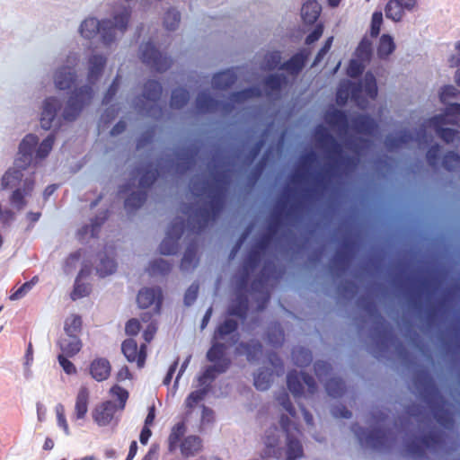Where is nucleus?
<instances>
[{
	"label": "nucleus",
	"instance_id": "f257e3e1",
	"mask_svg": "<svg viewBox=\"0 0 460 460\" xmlns=\"http://www.w3.org/2000/svg\"><path fill=\"white\" fill-rule=\"evenodd\" d=\"M231 182L229 169L214 170L210 180L195 177L190 181V188L196 198H207L202 207L194 208L193 205H184L182 213L187 216L188 227L190 232L199 234L210 223L221 214Z\"/></svg>",
	"mask_w": 460,
	"mask_h": 460
},
{
	"label": "nucleus",
	"instance_id": "f03ea898",
	"mask_svg": "<svg viewBox=\"0 0 460 460\" xmlns=\"http://www.w3.org/2000/svg\"><path fill=\"white\" fill-rule=\"evenodd\" d=\"M276 400L282 406L288 415L282 414L279 420L280 426L286 433V447H279V430L274 426L270 428L264 437L263 457H273L281 459L285 456V460H299L304 456V447L299 439L302 432L298 425L292 420L296 419V412L293 406L287 391H281Z\"/></svg>",
	"mask_w": 460,
	"mask_h": 460
},
{
	"label": "nucleus",
	"instance_id": "7ed1b4c3",
	"mask_svg": "<svg viewBox=\"0 0 460 460\" xmlns=\"http://www.w3.org/2000/svg\"><path fill=\"white\" fill-rule=\"evenodd\" d=\"M38 143L37 136L26 135L19 146L18 157L14 163L15 167L8 169L1 179L2 190L13 189L10 196V202L18 210L26 206L25 198L31 195L35 186L33 173L23 178L22 171L32 162V155Z\"/></svg>",
	"mask_w": 460,
	"mask_h": 460
},
{
	"label": "nucleus",
	"instance_id": "20e7f679",
	"mask_svg": "<svg viewBox=\"0 0 460 460\" xmlns=\"http://www.w3.org/2000/svg\"><path fill=\"white\" fill-rule=\"evenodd\" d=\"M413 384L431 410L436 421L445 429H451L454 425L452 413L447 409V402L429 371L424 368L416 370L413 375Z\"/></svg>",
	"mask_w": 460,
	"mask_h": 460
},
{
	"label": "nucleus",
	"instance_id": "39448f33",
	"mask_svg": "<svg viewBox=\"0 0 460 460\" xmlns=\"http://www.w3.org/2000/svg\"><path fill=\"white\" fill-rule=\"evenodd\" d=\"M316 142L327 153L328 157L333 161V165L325 171L318 172L314 177L315 184L324 187L331 176V170L334 167L343 168L346 171H353L359 163L357 156H342V146L336 138L330 134L326 128L319 125L314 129Z\"/></svg>",
	"mask_w": 460,
	"mask_h": 460
},
{
	"label": "nucleus",
	"instance_id": "423d86ee",
	"mask_svg": "<svg viewBox=\"0 0 460 460\" xmlns=\"http://www.w3.org/2000/svg\"><path fill=\"white\" fill-rule=\"evenodd\" d=\"M131 16L129 7L122 9L113 16V20L98 21L96 18L90 17L82 22L80 33L85 39H93L98 33H101L104 44L109 45L115 40L116 31L124 33L127 31Z\"/></svg>",
	"mask_w": 460,
	"mask_h": 460
},
{
	"label": "nucleus",
	"instance_id": "0eeeda50",
	"mask_svg": "<svg viewBox=\"0 0 460 460\" xmlns=\"http://www.w3.org/2000/svg\"><path fill=\"white\" fill-rule=\"evenodd\" d=\"M373 423L376 426L369 431H366L358 425L353 426V431L361 444L373 448L383 449L389 447L394 438L393 432L385 428L388 415L381 410H375L371 413Z\"/></svg>",
	"mask_w": 460,
	"mask_h": 460
},
{
	"label": "nucleus",
	"instance_id": "6e6552de",
	"mask_svg": "<svg viewBox=\"0 0 460 460\" xmlns=\"http://www.w3.org/2000/svg\"><path fill=\"white\" fill-rule=\"evenodd\" d=\"M187 427L184 420L177 422L171 429L167 438V447L170 453L180 449L184 458L193 457L203 450V440L197 435L184 437Z\"/></svg>",
	"mask_w": 460,
	"mask_h": 460
},
{
	"label": "nucleus",
	"instance_id": "1a4fd4ad",
	"mask_svg": "<svg viewBox=\"0 0 460 460\" xmlns=\"http://www.w3.org/2000/svg\"><path fill=\"white\" fill-rule=\"evenodd\" d=\"M358 302L362 309L373 320V340L375 343L381 351L386 350L396 341L392 328L386 323L374 301L362 297Z\"/></svg>",
	"mask_w": 460,
	"mask_h": 460
},
{
	"label": "nucleus",
	"instance_id": "9d476101",
	"mask_svg": "<svg viewBox=\"0 0 460 460\" xmlns=\"http://www.w3.org/2000/svg\"><path fill=\"white\" fill-rule=\"evenodd\" d=\"M139 178V190L132 191L125 199V208L128 212L141 208L147 199V190L156 181L159 171L154 168L152 163L146 164L145 166L136 168L132 172V178L135 180L137 176Z\"/></svg>",
	"mask_w": 460,
	"mask_h": 460
},
{
	"label": "nucleus",
	"instance_id": "9b49d317",
	"mask_svg": "<svg viewBox=\"0 0 460 460\" xmlns=\"http://www.w3.org/2000/svg\"><path fill=\"white\" fill-rule=\"evenodd\" d=\"M163 88L156 80H148L144 85L141 97L135 103L138 113L155 119H160L164 115L163 107L159 104Z\"/></svg>",
	"mask_w": 460,
	"mask_h": 460
},
{
	"label": "nucleus",
	"instance_id": "f8f14e48",
	"mask_svg": "<svg viewBox=\"0 0 460 460\" xmlns=\"http://www.w3.org/2000/svg\"><path fill=\"white\" fill-rule=\"evenodd\" d=\"M227 345L221 342H213L211 348L207 352V358L214 363L208 366L199 376V385H206L208 382L213 381L217 375L225 373L231 365V359L226 356Z\"/></svg>",
	"mask_w": 460,
	"mask_h": 460
},
{
	"label": "nucleus",
	"instance_id": "ddd939ff",
	"mask_svg": "<svg viewBox=\"0 0 460 460\" xmlns=\"http://www.w3.org/2000/svg\"><path fill=\"white\" fill-rule=\"evenodd\" d=\"M445 443L444 434L441 431L431 429L428 433L420 437H414L405 443L408 455L416 459H421L426 455V450L436 451Z\"/></svg>",
	"mask_w": 460,
	"mask_h": 460
},
{
	"label": "nucleus",
	"instance_id": "4468645a",
	"mask_svg": "<svg viewBox=\"0 0 460 460\" xmlns=\"http://www.w3.org/2000/svg\"><path fill=\"white\" fill-rule=\"evenodd\" d=\"M272 240L271 234H263L248 252L240 270L239 285L241 288H244L247 285L251 274L260 265L261 258L270 248Z\"/></svg>",
	"mask_w": 460,
	"mask_h": 460
},
{
	"label": "nucleus",
	"instance_id": "2eb2a0df",
	"mask_svg": "<svg viewBox=\"0 0 460 460\" xmlns=\"http://www.w3.org/2000/svg\"><path fill=\"white\" fill-rule=\"evenodd\" d=\"M460 115V103H453L447 106L445 114L436 115L429 119V125L434 128L437 135L446 143H452L458 136V130L444 128L443 126L451 123L457 124Z\"/></svg>",
	"mask_w": 460,
	"mask_h": 460
},
{
	"label": "nucleus",
	"instance_id": "dca6fc26",
	"mask_svg": "<svg viewBox=\"0 0 460 460\" xmlns=\"http://www.w3.org/2000/svg\"><path fill=\"white\" fill-rule=\"evenodd\" d=\"M314 368L318 379L321 382L325 380L324 387L328 395L333 398H339L343 395L346 390L344 381L340 377L328 378L332 370L330 363L318 360L314 363Z\"/></svg>",
	"mask_w": 460,
	"mask_h": 460
},
{
	"label": "nucleus",
	"instance_id": "f3484780",
	"mask_svg": "<svg viewBox=\"0 0 460 460\" xmlns=\"http://www.w3.org/2000/svg\"><path fill=\"white\" fill-rule=\"evenodd\" d=\"M93 96L92 86L84 85L75 89L69 97L63 112V118L66 121L75 120L80 114L83 107L88 104Z\"/></svg>",
	"mask_w": 460,
	"mask_h": 460
},
{
	"label": "nucleus",
	"instance_id": "a211bd4d",
	"mask_svg": "<svg viewBox=\"0 0 460 460\" xmlns=\"http://www.w3.org/2000/svg\"><path fill=\"white\" fill-rule=\"evenodd\" d=\"M349 98L359 108L365 109L367 107V100L363 95L362 82L356 83L346 80L339 84L336 93L337 103L345 105Z\"/></svg>",
	"mask_w": 460,
	"mask_h": 460
},
{
	"label": "nucleus",
	"instance_id": "6ab92c4d",
	"mask_svg": "<svg viewBox=\"0 0 460 460\" xmlns=\"http://www.w3.org/2000/svg\"><path fill=\"white\" fill-rule=\"evenodd\" d=\"M287 385L296 398L305 393L313 395L317 390V385L313 376L304 372L297 373L296 370L288 373Z\"/></svg>",
	"mask_w": 460,
	"mask_h": 460
},
{
	"label": "nucleus",
	"instance_id": "aec40b11",
	"mask_svg": "<svg viewBox=\"0 0 460 460\" xmlns=\"http://www.w3.org/2000/svg\"><path fill=\"white\" fill-rule=\"evenodd\" d=\"M185 221L182 218H175L169 226L166 236L162 241L159 250L164 255L175 254L179 249V241L184 233Z\"/></svg>",
	"mask_w": 460,
	"mask_h": 460
},
{
	"label": "nucleus",
	"instance_id": "412c9836",
	"mask_svg": "<svg viewBox=\"0 0 460 460\" xmlns=\"http://www.w3.org/2000/svg\"><path fill=\"white\" fill-rule=\"evenodd\" d=\"M141 59L157 72L166 71L172 63L171 58L164 56L150 41L142 46Z\"/></svg>",
	"mask_w": 460,
	"mask_h": 460
},
{
	"label": "nucleus",
	"instance_id": "4be33fe9",
	"mask_svg": "<svg viewBox=\"0 0 460 460\" xmlns=\"http://www.w3.org/2000/svg\"><path fill=\"white\" fill-rule=\"evenodd\" d=\"M78 62V57L71 54L66 58V65L60 66L55 73V85L59 90L70 89L75 83L76 74L75 67Z\"/></svg>",
	"mask_w": 460,
	"mask_h": 460
},
{
	"label": "nucleus",
	"instance_id": "5701e85b",
	"mask_svg": "<svg viewBox=\"0 0 460 460\" xmlns=\"http://www.w3.org/2000/svg\"><path fill=\"white\" fill-rule=\"evenodd\" d=\"M234 278L236 296L235 298L232 300L227 308V314L231 316H236L241 320H245L249 309V301L247 296L248 285H246L244 288L240 287V272ZM247 284H249V282Z\"/></svg>",
	"mask_w": 460,
	"mask_h": 460
},
{
	"label": "nucleus",
	"instance_id": "b1692460",
	"mask_svg": "<svg viewBox=\"0 0 460 460\" xmlns=\"http://www.w3.org/2000/svg\"><path fill=\"white\" fill-rule=\"evenodd\" d=\"M198 153V147H187L177 150L175 152L176 162L172 159L167 161L166 166L168 171L174 168L177 173H185L194 165Z\"/></svg>",
	"mask_w": 460,
	"mask_h": 460
},
{
	"label": "nucleus",
	"instance_id": "393cba45",
	"mask_svg": "<svg viewBox=\"0 0 460 460\" xmlns=\"http://www.w3.org/2000/svg\"><path fill=\"white\" fill-rule=\"evenodd\" d=\"M121 350L128 362H136L139 368L145 366L146 358V344H141L140 347H138L134 339H127L122 342Z\"/></svg>",
	"mask_w": 460,
	"mask_h": 460
},
{
	"label": "nucleus",
	"instance_id": "a878e982",
	"mask_svg": "<svg viewBox=\"0 0 460 460\" xmlns=\"http://www.w3.org/2000/svg\"><path fill=\"white\" fill-rule=\"evenodd\" d=\"M137 301L142 308H148L154 305L155 313L159 314L163 303L162 290L160 288H145L139 290Z\"/></svg>",
	"mask_w": 460,
	"mask_h": 460
},
{
	"label": "nucleus",
	"instance_id": "bb28decb",
	"mask_svg": "<svg viewBox=\"0 0 460 460\" xmlns=\"http://www.w3.org/2000/svg\"><path fill=\"white\" fill-rule=\"evenodd\" d=\"M294 207L295 205H291L290 208H288L287 201L280 200L270 217L266 234H271V237L274 238L283 225V219L291 216Z\"/></svg>",
	"mask_w": 460,
	"mask_h": 460
},
{
	"label": "nucleus",
	"instance_id": "cd10ccee",
	"mask_svg": "<svg viewBox=\"0 0 460 460\" xmlns=\"http://www.w3.org/2000/svg\"><path fill=\"white\" fill-rule=\"evenodd\" d=\"M118 409L111 401H105L95 406L92 416L98 426L104 427L111 422Z\"/></svg>",
	"mask_w": 460,
	"mask_h": 460
},
{
	"label": "nucleus",
	"instance_id": "c85d7f7f",
	"mask_svg": "<svg viewBox=\"0 0 460 460\" xmlns=\"http://www.w3.org/2000/svg\"><path fill=\"white\" fill-rule=\"evenodd\" d=\"M60 108L61 103L55 97H49L44 101L40 119L42 128L48 130L52 127V123L57 116V112Z\"/></svg>",
	"mask_w": 460,
	"mask_h": 460
},
{
	"label": "nucleus",
	"instance_id": "c756f323",
	"mask_svg": "<svg viewBox=\"0 0 460 460\" xmlns=\"http://www.w3.org/2000/svg\"><path fill=\"white\" fill-rule=\"evenodd\" d=\"M90 390L86 385H81L75 396L73 419L84 420L88 412Z\"/></svg>",
	"mask_w": 460,
	"mask_h": 460
},
{
	"label": "nucleus",
	"instance_id": "7c9ffc66",
	"mask_svg": "<svg viewBox=\"0 0 460 460\" xmlns=\"http://www.w3.org/2000/svg\"><path fill=\"white\" fill-rule=\"evenodd\" d=\"M237 329L238 322L231 318H226L216 328L213 334L214 342H219L218 341L224 340L226 336L233 335L231 345L235 344L238 341V334L236 333Z\"/></svg>",
	"mask_w": 460,
	"mask_h": 460
},
{
	"label": "nucleus",
	"instance_id": "2f4dec72",
	"mask_svg": "<svg viewBox=\"0 0 460 460\" xmlns=\"http://www.w3.org/2000/svg\"><path fill=\"white\" fill-rule=\"evenodd\" d=\"M309 53L301 50L293 55L288 61L279 66L280 70L288 72L291 75H297L305 67Z\"/></svg>",
	"mask_w": 460,
	"mask_h": 460
},
{
	"label": "nucleus",
	"instance_id": "473e14b6",
	"mask_svg": "<svg viewBox=\"0 0 460 460\" xmlns=\"http://www.w3.org/2000/svg\"><path fill=\"white\" fill-rule=\"evenodd\" d=\"M354 243L350 240L344 241L341 250L337 251L332 259L334 268L345 271L349 264Z\"/></svg>",
	"mask_w": 460,
	"mask_h": 460
},
{
	"label": "nucleus",
	"instance_id": "72a5a7b5",
	"mask_svg": "<svg viewBox=\"0 0 460 460\" xmlns=\"http://www.w3.org/2000/svg\"><path fill=\"white\" fill-rule=\"evenodd\" d=\"M111 366L110 361L104 358H98L92 361L90 365V374L93 379L98 382L108 379L111 375Z\"/></svg>",
	"mask_w": 460,
	"mask_h": 460
},
{
	"label": "nucleus",
	"instance_id": "f704fd0d",
	"mask_svg": "<svg viewBox=\"0 0 460 460\" xmlns=\"http://www.w3.org/2000/svg\"><path fill=\"white\" fill-rule=\"evenodd\" d=\"M353 129L367 136L373 135L377 130V124L368 115H358L352 119Z\"/></svg>",
	"mask_w": 460,
	"mask_h": 460
},
{
	"label": "nucleus",
	"instance_id": "c9c22d12",
	"mask_svg": "<svg viewBox=\"0 0 460 460\" xmlns=\"http://www.w3.org/2000/svg\"><path fill=\"white\" fill-rule=\"evenodd\" d=\"M324 119L332 128H336L340 132H347L349 119L347 114L340 110L329 111L324 115Z\"/></svg>",
	"mask_w": 460,
	"mask_h": 460
},
{
	"label": "nucleus",
	"instance_id": "e433bc0d",
	"mask_svg": "<svg viewBox=\"0 0 460 460\" xmlns=\"http://www.w3.org/2000/svg\"><path fill=\"white\" fill-rule=\"evenodd\" d=\"M322 6L316 0H308L302 5L301 16L305 23L313 24L320 16Z\"/></svg>",
	"mask_w": 460,
	"mask_h": 460
},
{
	"label": "nucleus",
	"instance_id": "4c0bfd02",
	"mask_svg": "<svg viewBox=\"0 0 460 460\" xmlns=\"http://www.w3.org/2000/svg\"><path fill=\"white\" fill-rule=\"evenodd\" d=\"M58 345L63 355L66 357H74L82 349V342L76 335H67L59 341Z\"/></svg>",
	"mask_w": 460,
	"mask_h": 460
},
{
	"label": "nucleus",
	"instance_id": "58836bf2",
	"mask_svg": "<svg viewBox=\"0 0 460 460\" xmlns=\"http://www.w3.org/2000/svg\"><path fill=\"white\" fill-rule=\"evenodd\" d=\"M198 249L195 243H190L183 254L180 268L182 271H192L199 264Z\"/></svg>",
	"mask_w": 460,
	"mask_h": 460
},
{
	"label": "nucleus",
	"instance_id": "ea45409f",
	"mask_svg": "<svg viewBox=\"0 0 460 460\" xmlns=\"http://www.w3.org/2000/svg\"><path fill=\"white\" fill-rule=\"evenodd\" d=\"M106 65V58L102 55H93L89 58L88 80L94 83L101 76Z\"/></svg>",
	"mask_w": 460,
	"mask_h": 460
},
{
	"label": "nucleus",
	"instance_id": "a19ab883",
	"mask_svg": "<svg viewBox=\"0 0 460 460\" xmlns=\"http://www.w3.org/2000/svg\"><path fill=\"white\" fill-rule=\"evenodd\" d=\"M219 104L218 101L215 100L206 92L199 93L196 99V108L202 113L216 111Z\"/></svg>",
	"mask_w": 460,
	"mask_h": 460
},
{
	"label": "nucleus",
	"instance_id": "79ce46f5",
	"mask_svg": "<svg viewBox=\"0 0 460 460\" xmlns=\"http://www.w3.org/2000/svg\"><path fill=\"white\" fill-rule=\"evenodd\" d=\"M238 349H242L249 361L256 360L262 354V345L257 340H251L248 342H241Z\"/></svg>",
	"mask_w": 460,
	"mask_h": 460
},
{
	"label": "nucleus",
	"instance_id": "37998d69",
	"mask_svg": "<svg viewBox=\"0 0 460 460\" xmlns=\"http://www.w3.org/2000/svg\"><path fill=\"white\" fill-rule=\"evenodd\" d=\"M291 356L294 364L300 367L309 366L313 360L312 352L303 347L294 348Z\"/></svg>",
	"mask_w": 460,
	"mask_h": 460
},
{
	"label": "nucleus",
	"instance_id": "c03bdc74",
	"mask_svg": "<svg viewBox=\"0 0 460 460\" xmlns=\"http://www.w3.org/2000/svg\"><path fill=\"white\" fill-rule=\"evenodd\" d=\"M235 79V75L233 73L229 71H224L216 74L213 76L212 83L215 88L226 90L234 84Z\"/></svg>",
	"mask_w": 460,
	"mask_h": 460
},
{
	"label": "nucleus",
	"instance_id": "a18cd8bd",
	"mask_svg": "<svg viewBox=\"0 0 460 460\" xmlns=\"http://www.w3.org/2000/svg\"><path fill=\"white\" fill-rule=\"evenodd\" d=\"M406 412L418 422L420 428H429L431 423L430 416L420 407L416 405L410 406Z\"/></svg>",
	"mask_w": 460,
	"mask_h": 460
},
{
	"label": "nucleus",
	"instance_id": "49530a36",
	"mask_svg": "<svg viewBox=\"0 0 460 460\" xmlns=\"http://www.w3.org/2000/svg\"><path fill=\"white\" fill-rule=\"evenodd\" d=\"M268 341L274 347H279L284 341V331L279 323H273L268 327Z\"/></svg>",
	"mask_w": 460,
	"mask_h": 460
},
{
	"label": "nucleus",
	"instance_id": "de8ad7c7",
	"mask_svg": "<svg viewBox=\"0 0 460 460\" xmlns=\"http://www.w3.org/2000/svg\"><path fill=\"white\" fill-rule=\"evenodd\" d=\"M385 11L386 17L394 22H400L407 12L397 0H389Z\"/></svg>",
	"mask_w": 460,
	"mask_h": 460
},
{
	"label": "nucleus",
	"instance_id": "09e8293b",
	"mask_svg": "<svg viewBox=\"0 0 460 460\" xmlns=\"http://www.w3.org/2000/svg\"><path fill=\"white\" fill-rule=\"evenodd\" d=\"M412 135L407 130L401 131L397 137L388 136L385 139V146L393 150L406 145L412 140Z\"/></svg>",
	"mask_w": 460,
	"mask_h": 460
},
{
	"label": "nucleus",
	"instance_id": "8fccbe9b",
	"mask_svg": "<svg viewBox=\"0 0 460 460\" xmlns=\"http://www.w3.org/2000/svg\"><path fill=\"white\" fill-rule=\"evenodd\" d=\"M395 49L393 38L388 34H383L377 46V55L380 58H385L391 55Z\"/></svg>",
	"mask_w": 460,
	"mask_h": 460
},
{
	"label": "nucleus",
	"instance_id": "3c124183",
	"mask_svg": "<svg viewBox=\"0 0 460 460\" xmlns=\"http://www.w3.org/2000/svg\"><path fill=\"white\" fill-rule=\"evenodd\" d=\"M363 93L369 99H376L377 96V84L375 75L371 72H367L362 83Z\"/></svg>",
	"mask_w": 460,
	"mask_h": 460
},
{
	"label": "nucleus",
	"instance_id": "603ef678",
	"mask_svg": "<svg viewBox=\"0 0 460 460\" xmlns=\"http://www.w3.org/2000/svg\"><path fill=\"white\" fill-rule=\"evenodd\" d=\"M189 92L184 88L174 89L171 96V107L173 109H181L189 102Z\"/></svg>",
	"mask_w": 460,
	"mask_h": 460
},
{
	"label": "nucleus",
	"instance_id": "864d4df0",
	"mask_svg": "<svg viewBox=\"0 0 460 460\" xmlns=\"http://www.w3.org/2000/svg\"><path fill=\"white\" fill-rule=\"evenodd\" d=\"M172 265L165 260L156 259L150 262L148 272L151 275H167L172 270Z\"/></svg>",
	"mask_w": 460,
	"mask_h": 460
},
{
	"label": "nucleus",
	"instance_id": "5fc2aeb1",
	"mask_svg": "<svg viewBox=\"0 0 460 460\" xmlns=\"http://www.w3.org/2000/svg\"><path fill=\"white\" fill-rule=\"evenodd\" d=\"M272 371L260 370L254 376V386L261 391L269 389L272 383Z\"/></svg>",
	"mask_w": 460,
	"mask_h": 460
},
{
	"label": "nucleus",
	"instance_id": "6e6d98bb",
	"mask_svg": "<svg viewBox=\"0 0 460 460\" xmlns=\"http://www.w3.org/2000/svg\"><path fill=\"white\" fill-rule=\"evenodd\" d=\"M117 263L114 259L108 256L101 258L100 263L96 267V270L100 277L104 278L116 271Z\"/></svg>",
	"mask_w": 460,
	"mask_h": 460
},
{
	"label": "nucleus",
	"instance_id": "4d7b16f0",
	"mask_svg": "<svg viewBox=\"0 0 460 460\" xmlns=\"http://www.w3.org/2000/svg\"><path fill=\"white\" fill-rule=\"evenodd\" d=\"M275 266L272 261H266L261 269V277L254 279L252 283V288L253 291H259L261 288L264 287V281L270 278V273L273 271Z\"/></svg>",
	"mask_w": 460,
	"mask_h": 460
},
{
	"label": "nucleus",
	"instance_id": "13d9d810",
	"mask_svg": "<svg viewBox=\"0 0 460 460\" xmlns=\"http://www.w3.org/2000/svg\"><path fill=\"white\" fill-rule=\"evenodd\" d=\"M181 13L174 8L169 9L164 17V25L168 31H174L180 23Z\"/></svg>",
	"mask_w": 460,
	"mask_h": 460
},
{
	"label": "nucleus",
	"instance_id": "bf43d9fd",
	"mask_svg": "<svg viewBox=\"0 0 460 460\" xmlns=\"http://www.w3.org/2000/svg\"><path fill=\"white\" fill-rule=\"evenodd\" d=\"M355 55L361 61H368L372 55V42L363 39L357 47Z\"/></svg>",
	"mask_w": 460,
	"mask_h": 460
},
{
	"label": "nucleus",
	"instance_id": "052dcab7",
	"mask_svg": "<svg viewBox=\"0 0 460 460\" xmlns=\"http://www.w3.org/2000/svg\"><path fill=\"white\" fill-rule=\"evenodd\" d=\"M208 393V386L191 392L185 400V406L188 409H193L199 402H201Z\"/></svg>",
	"mask_w": 460,
	"mask_h": 460
},
{
	"label": "nucleus",
	"instance_id": "680f3d73",
	"mask_svg": "<svg viewBox=\"0 0 460 460\" xmlns=\"http://www.w3.org/2000/svg\"><path fill=\"white\" fill-rule=\"evenodd\" d=\"M55 142V136L53 134L49 135L36 149V157L44 159L49 155L52 150Z\"/></svg>",
	"mask_w": 460,
	"mask_h": 460
},
{
	"label": "nucleus",
	"instance_id": "e2e57ef3",
	"mask_svg": "<svg viewBox=\"0 0 460 460\" xmlns=\"http://www.w3.org/2000/svg\"><path fill=\"white\" fill-rule=\"evenodd\" d=\"M442 165L448 172L454 171L460 165V155L453 151L446 153L442 160Z\"/></svg>",
	"mask_w": 460,
	"mask_h": 460
},
{
	"label": "nucleus",
	"instance_id": "0e129e2a",
	"mask_svg": "<svg viewBox=\"0 0 460 460\" xmlns=\"http://www.w3.org/2000/svg\"><path fill=\"white\" fill-rule=\"evenodd\" d=\"M39 279L37 276L33 277L30 281L23 283L15 291L10 295L11 300H19L22 298L38 282Z\"/></svg>",
	"mask_w": 460,
	"mask_h": 460
},
{
	"label": "nucleus",
	"instance_id": "69168bd1",
	"mask_svg": "<svg viewBox=\"0 0 460 460\" xmlns=\"http://www.w3.org/2000/svg\"><path fill=\"white\" fill-rule=\"evenodd\" d=\"M264 64L268 70H274L276 68L279 69V66L281 65L280 52L279 50L268 52L264 56Z\"/></svg>",
	"mask_w": 460,
	"mask_h": 460
},
{
	"label": "nucleus",
	"instance_id": "338daca9",
	"mask_svg": "<svg viewBox=\"0 0 460 460\" xmlns=\"http://www.w3.org/2000/svg\"><path fill=\"white\" fill-rule=\"evenodd\" d=\"M110 393L112 396L116 397L117 400L119 401V405L117 406L119 410H124L125 406H126V402L128 399V392L118 385H114L111 390H110Z\"/></svg>",
	"mask_w": 460,
	"mask_h": 460
},
{
	"label": "nucleus",
	"instance_id": "774afa93",
	"mask_svg": "<svg viewBox=\"0 0 460 460\" xmlns=\"http://www.w3.org/2000/svg\"><path fill=\"white\" fill-rule=\"evenodd\" d=\"M82 319L79 315H72L65 323V332L66 335H75L81 330Z\"/></svg>",
	"mask_w": 460,
	"mask_h": 460
}]
</instances>
